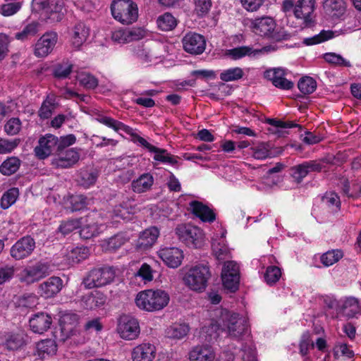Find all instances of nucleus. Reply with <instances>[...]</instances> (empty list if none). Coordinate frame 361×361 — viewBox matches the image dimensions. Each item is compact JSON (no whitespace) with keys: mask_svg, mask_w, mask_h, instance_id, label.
<instances>
[{"mask_svg":"<svg viewBox=\"0 0 361 361\" xmlns=\"http://www.w3.org/2000/svg\"><path fill=\"white\" fill-rule=\"evenodd\" d=\"M169 294L163 290H146L140 292L135 298L136 305L141 310L154 312L162 310L169 302Z\"/></svg>","mask_w":361,"mask_h":361,"instance_id":"obj_1","label":"nucleus"},{"mask_svg":"<svg viewBox=\"0 0 361 361\" xmlns=\"http://www.w3.org/2000/svg\"><path fill=\"white\" fill-rule=\"evenodd\" d=\"M220 320L222 321L225 331L232 338L240 339L250 333L247 320L237 313L222 310Z\"/></svg>","mask_w":361,"mask_h":361,"instance_id":"obj_2","label":"nucleus"},{"mask_svg":"<svg viewBox=\"0 0 361 361\" xmlns=\"http://www.w3.org/2000/svg\"><path fill=\"white\" fill-rule=\"evenodd\" d=\"M212 277V273L207 264H198L191 267L185 274V284L191 290L203 292Z\"/></svg>","mask_w":361,"mask_h":361,"instance_id":"obj_3","label":"nucleus"},{"mask_svg":"<svg viewBox=\"0 0 361 361\" xmlns=\"http://www.w3.org/2000/svg\"><path fill=\"white\" fill-rule=\"evenodd\" d=\"M116 276L113 267H97L90 269L82 279V285L86 289L100 288L112 283Z\"/></svg>","mask_w":361,"mask_h":361,"instance_id":"obj_4","label":"nucleus"},{"mask_svg":"<svg viewBox=\"0 0 361 361\" xmlns=\"http://www.w3.org/2000/svg\"><path fill=\"white\" fill-rule=\"evenodd\" d=\"M113 18L123 25H131L138 18V7L132 0H114L111 4Z\"/></svg>","mask_w":361,"mask_h":361,"instance_id":"obj_5","label":"nucleus"},{"mask_svg":"<svg viewBox=\"0 0 361 361\" xmlns=\"http://www.w3.org/2000/svg\"><path fill=\"white\" fill-rule=\"evenodd\" d=\"M276 27L275 20L267 16L252 20L250 25L252 32L256 35L270 39L279 42L289 38L290 35L288 34H286L282 30H276Z\"/></svg>","mask_w":361,"mask_h":361,"instance_id":"obj_6","label":"nucleus"},{"mask_svg":"<svg viewBox=\"0 0 361 361\" xmlns=\"http://www.w3.org/2000/svg\"><path fill=\"white\" fill-rule=\"evenodd\" d=\"M315 0H298L294 6L293 14L298 20L301 29L310 28L315 25Z\"/></svg>","mask_w":361,"mask_h":361,"instance_id":"obj_7","label":"nucleus"},{"mask_svg":"<svg viewBox=\"0 0 361 361\" xmlns=\"http://www.w3.org/2000/svg\"><path fill=\"white\" fill-rule=\"evenodd\" d=\"M178 239L189 247H200L204 241V233L200 228L191 224H178L175 228Z\"/></svg>","mask_w":361,"mask_h":361,"instance_id":"obj_8","label":"nucleus"},{"mask_svg":"<svg viewBox=\"0 0 361 361\" xmlns=\"http://www.w3.org/2000/svg\"><path fill=\"white\" fill-rule=\"evenodd\" d=\"M276 49V47L273 45L265 46L261 49H255L253 47L250 46H242L226 49L224 52V56L232 60H238L245 56L256 59L264 54L274 51Z\"/></svg>","mask_w":361,"mask_h":361,"instance_id":"obj_9","label":"nucleus"},{"mask_svg":"<svg viewBox=\"0 0 361 361\" xmlns=\"http://www.w3.org/2000/svg\"><path fill=\"white\" fill-rule=\"evenodd\" d=\"M49 265L47 263L38 262L28 266L22 270L20 281L27 285H30L49 275Z\"/></svg>","mask_w":361,"mask_h":361,"instance_id":"obj_10","label":"nucleus"},{"mask_svg":"<svg viewBox=\"0 0 361 361\" xmlns=\"http://www.w3.org/2000/svg\"><path fill=\"white\" fill-rule=\"evenodd\" d=\"M138 321L129 315H122L118 320V332L126 340H133L140 334Z\"/></svg>","mask_w":361,"mask_h":361,"instance_id":"obj_11","label":"nucleus"},{"mask_svg":"<svg viewBox=\"0 0 361 361\" xmlns=\"http://www.w3.org/2000/svg\"><path fill=\"white\" fill-rule=\"evenodd\" d=\"M58 40V35L54 32H46L36 42L34 54L38 58H44L54 49Z\"/></svg>","mask_w":361,"mask_h":361,"instance_id":"obj_12","label":"nucleus"},{"mask_svg":"<svg viewBox=\"0 0 361 361\" xmlns=\"http://www.w3.org/2000/svg\"><path fill=\"white\" fill-rule=\"evenodd\" d=\"M184 50L191 54H200L204 52L206 47V41L200 34L189 32L182 39Z\"/></svg>","mask_w":361,"mask_h":361,"instance_id":"obj_13","label":"nucleus"},{"mask_svg":"<svg viewBox=\"0 0 361 361\" xmlns=\"http://www.w3.org/2000/svg\"><path fill=\"white\" fill-rule=\"evenodd\" d=\"M323 167V164L319 161H305L291 167V176L298 183H300L309 173L319 172Z\"/></svg>","mask_w":361,"mask_h":361,"instance_id":"obj_14","label":"nucleus"},{"mask_svg":"<svg viewBox=\"0 0 361 361\" xmlns=\"http://www.w3.org/2000/svg\"><path fill=\"white\" fill-rule=\"evenodd\" d=\"M35 248V242L30 236H25L18 240L11 247V255L16 259L27 257Z\"/></svg>","mask_w":361,"mask_h":361,"instance_id":"obj_15","label":"nucleus"},{"mask_svg":"<svg viewBox=\"0 0 361 361\" xmlns=\"http://www.w3.org/2000/svg\"><path fill=\"white\" fill-rule=\"evenodd\" d=\"M34 4L39 5V8L44 10L48 15V18L52 21H60L63 17V2L62 0H52L46 2L44 0H33Z\"/></svg>","mask_w":361,"mask_h":361,"instance_id":"obj_16","label":"nucleus"},{"mask_svg":"<svg viewBox=\"0 0 361 361\" xmlns=\"http://www.w3.org/2000/svg\"><path fill=\"white\" fill-rule=\"evenodd\" d=\"M61 333L66 336L63 338L65 341L67 338L76 336L78 334L77 326L79 322V316L73 312H65L59 319Z\"/></svg>","mask_w":361,"mask_h":361,"instance_id":"obj_17","label":"nucleus"},{"mask_svg":"<svg viewBox=\"0 0 361 361\" xmlns=\"http://www.w3.org/2000/svg\"><path fill=\"white\" fill-rule=\"evenodd\" d=\"M56 157L51 161V165L55 168L67 169L75 164L79 159V152L74 149H68L66 151L59 152Z\"/></svg>","mask_w":361,"mask_h":361,"instance_id":"obj_18","label":"nucleus"},{"mask_svg":"<svg viewBox=\"0 0 361 361\" xmlns=\"http://www.w3.org/2000/svg\"><path fill=\"white\" fill-rule=\"evenodd\" d=\"M285 75L284 69H267L264 73V78L271 80L276 87L285 90H291L294 83L287 80Z\"/></svg>","mask_w":361,"mask_h":361,"instance_id":"obj_19","label":"nucleus"},{"mask_svg":"<svg viewBox=\"0 0 361 361\" xmlns=\"http://www.w3.org/2000/svg\"><path fill=\"white\" fill-rule=\"evenodd\" d=\"M52 324V317L46 312H37L29 319L30 329L36 334H42L47 331Z\"/></svg>","mask_w":361,"mask_h":361,"instance_id":"obj_20","label":"nucleus"},{"mask_svg":"<svg viewBox=\"0 0 361 361\" xmlns=\"http://www.w3.org/2000/svg\"><path fill=\"white\" fill-rule=\"evenodd\" d=\"M58 137L54 135L48 134L39 140V145L35 147V152L37 157L44 159L51 154L54 149L57 150Z\"/></svg>","mask_w":361,"mask_h":361,"instance_id":"obj_21","label":"nucleus"},{"mask_svg":"<svg viewBox=\"0 0 361 361\" xmlns=\"http://www.w3.org/2000/svg\"><path fill=\"white\" fill-rule=\"evenodd\" d=\"M63 287V281L60 277L51 276L39 286V293L44 298H51L58 294Z\"/></svg>","mask_w":361,"mask_h":361,"instance_id":"obj_22","label":"nucleus"},{"mask_svg":"<svg viewBox=\"0 0 361 361\" xmlns=\"http://www.w3.org/2000/svg\"><path fill=\"white\" fill-rule=\"evenodd\" d=\"M159 256L171 268H177L181 264L183 253L177 247H165L159 252Z\"/></svg>","mask_w":361,"mask_h":361,"instance_id":"obj_23","label":"nucleus"},{"mask_svg":"<svg viewBox=\"0 0 361 361\" xmlns=\"http://www.w3.org/2000/svg\"><path fill=\"white\" fill-rule=\"evenodd\" d=\"M143 37V31L140 29H119L114 31L111 35L112 40L119 44H126L139 40Z\"/></svg>","mask_w":361,"mask_h":361,"instance_id":"obj_24","label":"nucleus"},{"mask_svg":"<svg viewBox=\"0 0 361 361\" xmlns=\"http://www.w3.org/2000/svg\"><path fill=\"white\" fill-rule=\"evenodd\" d=\"M26 343L27 336L23 332H8L4 335L3 346L8 350H18L23 348Z\"/></svg>","mask_w":361,"mask_h":361,"instance_id":"obj_25","label":"nucleus"},{"mask_svg":"<svg viewBox=\"0 0 361 361\" xmlns=\"http://www.w3.org/2000/svg\"><path fill=\"white\" fill-rule=\"evenodd\" d=\"M215 356V352L209 345H197L189 353L190 361H214Z\"/></svg>","mask_w":361,"mask_h":361,"instance_id":"obj_26","label":"nucleus"},{"mask_svg":"<svg viewBox=\"0 0 361 361\" xmlns=\"http://www.w3.org/2000/svg\"><path fill=\"white\" fill-rule=\"evenodd\" d=\"M156 355L155 346L150 343H142L135 347L132 351L133 361H152Z\"/></svg>","mask_w":361,"mask_h":361,"instance_id":"obj_27","label":"nucleus"},{"mask_svg":"<svg viewBox=\"0 0 361 361\" xmlns=\"http://www.w3.org/2000/svg\"><path fill=\"white\" fill-rule=\"evenodd\" d=\"M192 212L204 222H213L216 219L214 212L207 205L199 201H192L190 203Z\"/></svg>","mask_w":361,"mask_h":361,"instance_id":"obj_28","label":"nucleus"},{"mask_svg":"<svg viewBox=\"0 0 361 361\" xmlns=\"http://www.w3.org/2000/svg\"><path fill=\"white\" fill-rule=\"evenodd\" d=\"M159 235V231L157 227L153 226L145 229L140 235L137 246L142 250L151 247L157 241Z\"/></svg>","mask_w":361,"mask_h":361,"instance_id":"obj_29","label":"nucleus"},{"mask_svg":"<svg viewBox=\"0 0 361 361\" xmlns=\"http://www.w3.org/2000/svg\"><path fill=\"white\" fill-rule=\"evenodd\" d=\"M153 183V176L147 173L141 175L136 180H133L131 183V187L135 192L142 193L150 190Z\"/></svg>","mask_w":361,"mask_h":361,"instance_id":"obj_30","label":"nucleus"},{"mask_svg":"<svg viewBox=\"0 0 361 361\" xmlns=\"http://www.w3.org/2000/svg\"><path fill=\"white\" fill-rule=\"evenodd\" d=\"M323 7L328 15L339 17L345 13L346 6L344 0H325Z\"/></svg>","mask_w":361,"mask_h":361,"instance_id":"obj_31","label":"nucleus"},{"mask_svg":"<svg viewBox=\"0 0 361 361\" xmlns=\"http://www.w3.org/2000/svg\"><path fill=\"white\" fill-rule=\"evenodd\" d=\"M89 35V28L83 23H78L73 28L72 43L74 47H80L87 39Z\"/></svg>","mask_w":361,"mask_h":361,"instance_id":"obj_32","label":"nucleus"},{"mask_svg":"<svg viewBox=\"0 0 361 361\" xmlns=\"http://www.w3.org/2000/svg\"><path fill=\"white\" fill-rule=\"evenodd\" d=\"M20 164L21 161L17 157H8L0 165V173L4 176H11L18 171Z\"/></svg>","mask_w":361,"mask_h":361,"instance_id":"obj_33","label":"nucleus"},{"mask_svg":"<svg viewBox=\"0 0 361 361\" xmlns=\"http://www.w3.org/2000/svg\"><path fill=\"white\" fill-rule=\"evenodd\" d=\"M225 331V328L220 320H212L209 325L205 327V333L207 334L206 340L211 343L216 341L220 335L221 332Z\"/></svg>","mask_w":361,"mask_h":361,"instance_id":"obj_34","label":"nucleus"},{"mask_svg":"<svg viewBox=\"0 0 361 361\" xmlns=\"http://www.w3.org/2000/svg\"><path fill=\"white\" fill-rule=\"evenodd\" d=\"M189 326L185 324H173L166 330L168 338L173 339H181L189 332Z\"/></svg>","mask_w":361,"mask_h":361,"instance_id":"obj_35","label":"nucleus"},{"mask_svg":"<svg viewBox=\"0 0 361 361\" xmlns=\"http://www.w3.org/2000/svg\"><path fill=\"white\" fill-rule=\"evenodd\" d=\"M342 310L346 317L353 318L360 312L361 307L357 298L350 297L345 300Z\"/></svg>","mask_w":361,"mask_h":361,"instance_id":"obj_36","label":"nucleus"},{"mask_svg":"<svg viewBox=\"0 0 361 361\" xmlns=\"http://www.w3.org/2000/svg\"><path fill=\"white\" fill-rule=\"evenodd\" d=\"M97 120L99 123L108 126L109 128L114 129L115 131H118V130H121L126 133H131L130 127L126 126L123 123H121L117 120H115L111 117L99 116L97 118Z\"/></svg>","mask_w":361,"mask_h":361,"instance_id":"obj_37","label":"nucleus"},{"mask_svg":"<svg viewBox=\"0 0 361 361\" xmlns=\"http://www.w3.org/2000/svg\"><path fill=\"white\" fill-rule=\"evenodd\" d=\"M106 302L104 295L102 293L90 294L84 298V307L87 310H92L102 307Z\"/></svg>","mask_w":361,"mask_h":361,"instance_id":"obj_38","label":"nucleus"},{"mask_svg":"<svg viewBox=\"0 0 361 361\" xmlns=\"http://www.w3.org/2000/svg\"><path fill=\"white\" fill-rule=\"evenodd\" d=\"M157 23L160 30L170 31L176 27L177 20L171 13H165L157 18Z\"/></svg>","mask_w":361,"mask_h":361,"instance_id":"obj_39","label":"nucleus"},{"mask_svg":"<svg viewBox=\"0 0 361 361\" xmlns=\"http://www.w3.org/2000/svg\"><path fill=\"white\" fill-rule=\"evenodd\" d=\"M334 34L331 30H322L318 35L312 37L305 38L303 43L307 46L314 45L322 43L334 37Z\"/></svg>","mask_w":361,"mask_h":361,"instance_id":"obj_40","label":"nucleus"},{"mask_svg":"<svg viewBox=\"0 0 361 361\" xmlns=\"http://www.w3.org/2000/svg\"><path fill=\"white\" fill-rule=\"evenodd\" d=\"M39 23L33 21L26 25L22 31L16 33L15 38L24 41L27 39L29 37L35 36L38 32Z\"/></svg>","mask_w":361,"mask_h":361,"instance_id":"obj_41","label":"nucleus"},{"mask_svg":"<svg viewBox=\"0 0 361 361\" xmlns=\"http://www.w3.org/2000/svg\"><path fill=\"white\" fill-rule=\"evenodd\" d=\"M298 87L302 94H310L316 90L317 82L312 78L305 76L299 80Z\"/></svg>","mask_w":361,"mask_h":361,"instance_id":"obj_42","label":"nucleus"},{"mask_svg":"<svg viewBox=\"0 0 361 361\" xmlns=\"http://www.w3.org/2000/svg\"><path fill=\"white\" fill-rule=\"evenodd\" d=\"M221 279L225 289L231 293H234L238 289L240 276H232V274H226V273H225L221 274Z\"/></svg>","mask_w":361,"mask_h":361,"instance_id":"obj_43","label":"nucleus"},{"mask_svg":"<svg viewBox=\"0 0 361 361\" xmlns=\"http://www.w3.org/2000/svg\"><path fill=\"white\" fill-rule=\"evenodd\" d=\"M18 189L12 188L5 192L1 198V207L6 209L15 203L18 196Z\"/></svg>","mask_w":361,"mask_h":361,"instance_id":"obj_44","label":"nucleus"},{"mask_svg":"<svg viewBox=\"0 0 361 361\" xmlns=\"http://www.w3.org/2000/svg\"><path fill=\"white\" fill-rule=\"evenodd\" d=\"M324 59L327 63L333 66L344 67H350L352 66L348 60L344 59L342 56L333 52L326 53L324 55Z\"/></svg>","mask_w":361,"mask_h":361,"instance_id":"obj_45","label":"nucleus"},{"mask_svg":"<svg viewBox=\"0 0 361 361\" xmlns=\"http://www.w3.org/2000/svg\"><path fill=\"white\" fill-rule=\"evenodd\" d=\"M152 153H154V159L157 161L172 165L177 164L176 157L169 154L166 149L157 147Z\"/></svg>","mask_w":361,"mask_h":361,"instance_id":"obj_46","label":"nucleus"},{"mask_svg":"<svg viewBox=\"0 0 361 361\" xmlns=\"http://www.w3.org/2000/svg\"><path fill=\"white\" fill-rule=\"evenodd\" d=\"M212 250L216 258L219 262L225 261L231 257L228 248L225 244L220 243H213Z\"/></svg>","mask_w":361,"mask_h":361,"instance_id":"obj_47","label":"nucleus"},{"mask_svg":"<svg viewBox=\"0 0 361 361\" xmlns=\"http://www.w3.org/2000/svg\"><path fill=\"white\" fill-rule=\"evenodd\" d=\"M342 257L343 253L341 250H334L323 254L321 257V262L324 266L329 267L337 262Z\"/></svg>","mask_w":361,"mask_h":361,"instance_id":"obj_48","label":"nucleus"},{"mask_svg":"<svg viewBox=\"0 0 361 361\" xmlns=\"http://www.w3.org/2000/svg\"><path fill=\"white\" fill-rule=\"evenodd\" d=\"M82 219H74L63 221L60 225L59 230L64 235L68 234L81 226L82 224L81 221Z\"/></svg>","mask_w":361,"mask_h":361,"instance_id":"obj_49","label":"nucleus"},{"mask_svg":"<svg viewBox=\"0 0 361 361\" xmlns=\"http://www.w3.org/2000/svg\"><path fill=\"white\" fill-rule=\"evenodd\" d=\"M281 276V269L276 266L268 267L264 273V280L269 285L276 283Z\"/></svg>","mask_w":361,"mask_h":361,"instance_id":"obj_50","label":"nucleus"},{"mask_svg":"<svg viewBox=\"0 0 361 361\" xmlns=\"http://www.w3.org/2000/svg\"><path fill=\"white\" fill-rule=\"evenodd\" d=\"M194 4V11L199 17H204L207 16L212 5L211 0H195Z\"/></svg>","mask_w":361,"mask_h":361,"instance_id":"obj_51","label":"nucleus"},{"mask_svg":"<svg viewBox=\"0 0 361 361\" xmlns=\"http://www.w3.org/2000/svg\"><path fill=\"white\" fill-rule=\"evenodd\" d=\"M37 347L39 351L47 355H54L57 350V345L52 339L42 340L37 343Z\"/></svg>","mask_w":361,"mask_h":361,"instance_id":"obj_52","label":"nucleus"},{"mask_svg":"<svg viewBox=\"0 0 361 361\" xmlns=\"http://www.w3.org/2000/svg\"><path fill=\"white\" fill-rule=\"evenodd\" d=\"M76 78L80 85L87 89H94L98 85L97 78L89 73H81Z\"/></svg>","mask_w":361,"mask_h":361,"instance_id":"obj_53","label":"nucleus"},{"mask_svg":"<svg viewBox=\"0 0 361 361\" xmlns=\"http://www.w3.org/2000/svg\"><path fill=\"white\" fill-rule=\"evenodd\" d=\"M251 149L253 157L257 159H264L271 157L269 145L267 143H260L257 146L252 147Z\"/></svg>","mask_w":361,"mask_h":361,"instance_id":"obj_54","label":"nucleus"},{"mask_svg":"<svg viewBox=\"0 0 361 361\" xmlns=\"http://www.w3.org/2000/svg\"><path fill=\"white\" fill-rule=\"evenodd\" d=\"M89 249L87 247H75L68 253V257L72 263H79L87 257Z\"/></svg>","mask_w":361,"mask_h":361,"instance_id":"obj_55","label":"nucleus"},{"mask_svg":"<svg viewBox=\"0 0 361 361\" xmlns=\"http://www.w3.org/2000/svg\"><path fill=\"white\" fill-rule=\"evenodd\" d=\"M98 176L99 172L97 169L83 171L81 173V184L85 187H89L96 183Z\"/></svg>","mask_w":361,"mask_h":361,"instance_id":"obj_56","label":"nucleus"},{"mask_svg":"<svg viewBox=\"0 0 361 361\" xmlns=\"http://www.w3.org/2000/svg\"><path fill=\"white\" fill-rule=\"evenodd\" d=\"M21 121L18 118H11L4 126V130L7 135H15L21 129Z\"/></svg>","mask_w":361,"mask_h":361,"instance_id":"obj_57","label":"nucleus"},{"mask_svg":"<svg viewBox=\"0 0 361 361\" xmlns=\"http://www.w3.org/2000/svg\"><path fill=\"white\" fill-rule=\"evenodd\" d=\"M86 197L81 195L71 196L69 199L70 209L75 212L84 209L86 207Z\"/></svg>","mask_w":361,"mask_h":361,"instance_id":"obj_58","label":"nucleus"},{"mask_svg":"<svg viewBox=\"0 0 361 361\" xmlns=\"http://www.w3.org/2000/svg\"><path fill=\"white\" fill-rule=\"evenodd\" d=\"M22 6L20 2H13L1 5L0 13L4 16H11L16 14Z\"/></svg>","mask_w":361,"mask_h":361,"instance_id":"obj_59","label":"nucleus"},{"mask_svg":"<svg viewBox=\"0 0 361 361\" xmlns=\"http://www.w3.org/2000/svg\"><path fill=\"white\" fill-rule=\"evenodd\" d=\"M243 75L242 69H227L220 75V78L225 81H233L241 78Z\"/></svg>","mask_w":361,"mask_h":361,"instance_id":"obj_60","label":"nucleus"},{"mask_svg":"<svg viewBox=\"0 0 361 361\" xmlns=\"http://www.w3.org/2000/svg\"><path fill=\"white\" fill-rule=\"evenodd\" d=\"M19 144V140L14 139L9 140L0 138V154H7L11 152Z\"/></svg>","mask_w":361,"mask_h":361,"instance_id":"obj_61","label":"nucleus"},{"mask_svg":"<svg viewBox=\"0 0 361 361\" xmlns=\"http://www.w3.org/2000/svg\"><path fill=\"white\" fill-rule=\"evenodd\" d=\"M54 109L55 105L54 103L49 100H45L38 111V115L41 118L47 119L51 116Z\"/></svg>","mask_w":361,"mask_h":361,"instance_id":"obj_62","label":"nucleus"},{"mask_svg":"<svg viewBox=\"0 0 361 361\" xmlns=\"http://www.w3.org/2000/svg\"><path fill=\"white\" fill-rule=\"evenodd\" d=\"M127 239L123 234H117L110 238L107 241V249L116 250L121 247L126 242Z\"/></svg>","mask_w":361,"mask_h":361,"instance_id":"obj_63","label":"nucleus"},{"mask_svg":"<svg viewBox=\"0 0 361 361\" xmlns=\"http://www.w3.org/2000/svg\"><path fill=\"white\" fill-rule=\"evenodd\" d=\"M99 233V227L97 224H87L82 227L80 235L82 238L90 239Z\"/></svg>","mask_w":361,"mask_h":361,"instance_id":"obj_64","label":"nucleus"}]
</instances>
